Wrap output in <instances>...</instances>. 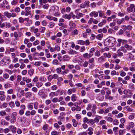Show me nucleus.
<instances>
[{"label": "nucleus", "mask_w": 135, "mask_h": 135, "mask_svg": "<svg viewBox=\"0 0 135 135\" xmlns=\"http://www.w3.org/2000/svg\"><path fill=\"white\" fill-rule=\"evenodd\" d=\"M94 61V59L93 58H92L89 60L88 62L89 63L93 64Z\"/></svg>", "instance_id": "49"}, {"label": "nucleus", "mask_w": 135, "mask_h": 135, "mask_svg": "<svg viewBox=\"0 0 135 135\" xmlns=\"http://www.w3.org/2000/svg\"><path fill=\"white\" fill-rule=\"evenodd\" d=\"M77 99L76 95L75 94H73L71 96V100L74 102L76 101Z\"/></svg>", "instance_id": "14"}, {"label": "nucleus", "mask_w": 135, "mask_h": 135, "mask_svg": "<svg viewBox=\"0 0 135 135\" xmlns=\"http://www.w3.org/2000/svg\"><path fill=\"white\" fill-rule=\"evenodd\" d=\"M9 105L12 108L14 107L15 105L14 102H11L9 103Z\"/></svg>", "instance_id": "45"}, {"label": "nucleus", "mask_w": 135, "mask_h": 135, "mask_svg": "<svg viewBox=\"0 0 135 135\" xmlns=\"http://www.w3.org/2000/svg\"><path fill=\"white\" fill-rule=\"evenodd\" d=\"M107 120L109 122H112L113 121V119L110 117H109L107 118Z\"/></svg>", "instance_id": "59"}, {"label": "nucleus", "mask_w": 135, "mask_h": 135, "mask_svg": "<svg viewBox=\"0 0 135 135\" xmlns=\"http://www.w3.org/2000/svg\"><path fill=\"white\" fill-rule=\"evenodd\" d=\"M118 80L119 81H122V83L124 84H127V82L125 80H123L120 77H119L118 78Z\"/></svg>", "instance_id": "27"}, {"label": "nucleus", "mask_w": 135, "mask_h": 135, "mask_svg": "<svg viewBox=\"0 0 135 135\" xmlns=\"http://www.w3.org/2000/svg\"><path fill=\"white\" fill-rule=\"evenodd\" d=\"M69 71V70H66L64 71H63L62 72L61 74L62 75L64 74H65L68 73Z\"/></svg>", "instance_id": "58"}, {"label": "nucleus", "mask_w": 135, "mask_h": 135, "mask_svg": "<svg viewBox=\"0 0 135 135\" xmlns=\"http://www.w3.org/2000/svg\"><path fill=\"white\" fill-rule=\"evenodd\" d=\"M55 23L52 22H50V23L49 27L50 28H51L54 25Z\"/></svg>", "instance_id": "55"}, {"label": "nucleus", "mask_w": 135, "mask_h": 135, "mask_svg": "<svg viewBox=\"0 0 135 135\" xmlns=\"http://www.w3.org/2000/svg\"><path fill=\"white\" fill-rule=\"evenodd\" d=\"M114 22H116L118 25H120L125 21V20L124 18H122L120 20H118V18H115L113 20Z\"/></svg>", "instance_id": "4"}, {"label": "nucleus", "mask_w": 135, "mask_h": 135, "mask_svg": "<svg viewBox=\"0 0 135 135\" xmlns=\"http://www.w3.org/2000/svg\"><path fill=\"white\" fill-rule=\"evenodd\" d=\"M20 11V8L18 7H17L15 10V11L16 13L19 12Z\"/></svg>", "instance_id": "64"}, {"label": "nucleus", "mask_w": 135, "mask_h": 135, "mask_svg": "<svg viewBox=\"0 0 135 135\" xmlns=\"http://www.w3.org/2000/svg\"><path fill=\"white\" fill-rule=\"evenodd\" d=\"M124 108L126 109L127 111L129 112H132L133 111V109H131L129 106H127L124 107Z\"/></svg>", "instance_id": "34"}, {"label": "nucleus", "mask_w": 135, "mask_h": 135, "mask_svg": "<svg viewBox=\"0 0 135 135\" xmlns=\"http://www.w3.org/2000/svg\"><path fill=\"white\" fill-rule=\"evenodd\" d=\"M6 114V113L4 110H3L0 112V115L1 116L5 115Z\"/></svg>", "instance_id": "46"}, {"label": "nucleus", "mask_w": 135, "mask_h": 135, "mask_svg": "<svg viewBox=\"0 0 135 135\" xmlns=\"http://www.w3.org/2000/svg\"><path fill=\"white\" fill-rule=\"evenodd\" d=\"M125 33L127 37H130V32L129 31H126L125 32Z\"/></svg>", "instance_id": "52"}, {"label": "nucleus", "mask_w": 135, "mask_h": 135, "mask_svg": "<svg viewBox=\"0 0 135 135\" xmlns=\"http://www.w3.org/2000/svg\"><path fill=\"white\" fill-rule=\"evenodd\" d=\"M85 50V47L83 46L81 47L80 51L81 52H83Z\"/></svg>", "instance_id": "50"}, {"label": "nucleus", "mask_w": 135, "mask_h": 135, "mask_svg": "<svg viewBox=\"0 0 135 135\" xmlns=\"http://www.w3.org/2000/svg\"><path fill=\"white\" fill-rule=\"evenodd\" d=\"M33 103H30L27 105V107L28 109L32 110L33 109Z\"/></svg>", "instance_id": "20"}, {"label": "nucleus", "mask_w": 135, "mask_h": 135, "mask_svg": "<svg viewBox=\"0 0 135 135\" xmlns=\"http://www.w3.org/2000/svg\"><path fill=\"white\" fill-rule=\"evenodd\" d=\"M88 134L89 135H92L93 134V129L91 127H89L88 129Z\"/></svg>", "instance_id": "19"}, {"label": "nucleus", "mask_w": 135, "mask_h": 135, "mask_svg": "<svg viewBox=\"0 0 135 135\" xmlns=\"http://www.w3.org/2000/svg\"><path fill=\"white\" fill-rule=\"evenodd\" d=\"M95 55L99 57L100 55V53L99 51H97L94 54Z\"/></svg>", "instance_id": "53"}, {"label": "nucleus", "mask_w": 135, "mask_h": 135, "mask_svg": "<svg viewBox=\"0 0 135 135\" xmlns=\"http://www.w3.org/2000/svg\"><path fill=\"white\" fill-rule=\"evenodd\" d=\"M97 107L96 105L95 104H93V107L91 109V111L94 114L96 113V111L95 110L97 109Z\"/></svg>", "instance_id": "13"}, {"label": "nucleus", "mask_w": 135, "mask_h": 135, "mask_svg": "<svg viewBox=\"0 0 135 135\" xmlns=\"http://www.w3.org/2000/svg\"><path fill=\"white\" fill-rule=\"evenodd\" d=\"M115 41L114 38L109 37L105 40L104 43L106 45H108L109 47H111L114 46Z\"/></svg>", "instance_id": "1"}, {"label": "nucleus", "mask_w": 135, "mask_h": 135, "mask_svg": "<svg viewBox=\"0 0 135 135\" xmlns=\"http://www.w3.org/2000/svg\"><path fill=\"white\" fill-rule=\"evenodd\" d=\"M17 114V113L15 112H13L11 114L10 120V122L11 124H13L16 122Z\"/></svg>", "instance_id": "3"}, {"label": "nucleus", "mask_w": 135, "mask_h": 135, "mask_svg": "<svg viewBox=\"0 0 135 135\" xmlns=\"http://www.w3.org/2000/svg\"><path fill=\"white\" fill-rule=\"evenodd\" d=\"M103 36V34L101 33L97 35L96 36V37L97 39L100 40H101Z\"/></svg>", "instance_id": "17"}, {"label": "nucleus", "mask_w": 135, "mask_h": 135, "mask_svg": "<svg viewBox=\"0 0 135 135\" xmlns=\"http://www.w3.org/2000/svg\"><path fill=\"white\" fill-rule=\"evenodd\" d=\"M18 2V0H13L11 2V4L15 6L17 4Z\"/></svg>", "instance_id": "33"}, {"label": "nucleus", "mask_w": 135, "mask_h": 135, "mask_svg": "<svg viewBox=\"0 0 135 135\" xmlns=\"http://www.w3.org/2000/svg\"><path fill=\"white\" fill-rule=\"evenodd\" d=\"M32 95V93L30 92H28L26 93L25 96L27 98H29L31 97Z\"/></svg>", "instance_id": "35"}, {"label": "nucleus", "mask_w": 135, "mask_h": 135, "mask_svg": "<svg viewBox=\"0 0 135 135\" xmlns=\"http://www.w3.org/2000/svg\"><path fill=\"white\" fill-rule=\"evenodd\" d=\"M69 25L71 28H74L76 27L75 24L72 21L70 22Z\"/></svg>", "instance_id": "16"}, {"label": "nucleus", "mask_w": 135, "mask_h": 135, "mask_svg": "<svg viewBox=\"0 0 135 135\" xmlns=\"http://www.w3.org/2000/svg\"><path fill=\"white\" fill-rule=\"evenodd\" d=\"M34 108L35 109H38V103L37 102H35L33 104Z\"/></svg>", "instance_id": "37"}, {"label": "nucleus", "mask_w": 135, "mask_h": 135, "mask_svg": "<svg viewBox=\"0 0 135 135\" xmlns=\"http://www.w3.org/2000/svg\"><path fill=\"white\" fill-rule=\"evenodd\" d=\"M58 7L56 6V7L54 8L53 13L54 16H57L59 15V14L58 13Z\"/></svg>", "instance_id": "5"}, {"label": "nucleus", "mask_w": 135, "mask_h": 135, "mask_svg": "<svg viewBox=\"0 0 135 135\" xmlns=\"http://www.w3.org/2000/svg\"><path fill=\"white\" fill-rule=\"evenodd\" d=\"M134 124L133 122H131L129 124V127L131 128H132L134 127Z\"/></svg>", "instance_id": "62"}, {"label": "nucleus", "mask_w": 135, "mask_h": 135, "mask_svg": "<svg viewBox=\"0 0 135 135\" xmlns=\"http://www.w3.org/2000/svg\"><path fill=\"white\" fill-rule=\"evenodd\" d=\"M9 129L6 128L4 129V132L5 133H7L9 132Z\"/></svg>", "instance_id": "63"}, {"label": "nucleus", "mask_w": 135, "mask_h": 135, "mask_svg": "<svg viewBox=\"0 0 135 135\" xmlns=\"http://www.w3.org/2000/svg\"><path fill=\"white\" fill-rule=\"evenodd\" d=\"M69 53L70 54L74 55L77 54L78 53V52L75 50H73V49H70L69 51Z\"/></svg>", "instance_id": "15"}, {"label": "nucleus", "mask_w": 135, "mask_h": 135, "mask_svg": "<svg viewBox=\"0 0 135 135\" xmlns=\"http://www.w3.org/2000/svg\"><path fill=\"white\" fill-rule=\"evenodd\" d=\"M9 128L12 133H15L16 132V128L14 126L11 125L9 126Z\"/></svg>", "instance_id": "7"}, {"label": "nucleus", "mask_w": 135, "mask_h": 135, "mask_svg": "<svg viewBox=\"0 0 135 135\" xmlns=\"http://www.w3.org/2000/svg\"><path fill=\"white\" fill-rule=\"evenodd\" d=\"M135 6L134 4H131L130 6L127 8V11L128 12H132L133 9L134 8Z\"/></svg>", "instance_id": "8"}, {"label": "nucleus", "mask_w": 135, "mask_h": 135, "mask_svg": "<svg viewBox=\"0 0 135 135\" xmlns=\"http://www.w3.org/2000/svg\"><path fill=\"white\" fill-rule=\"evenodd\" d=\"M59 90H58L57 91L55 92H51L50 93L49 96L52 97L54 96H57L59 94Z\"/></svg>", "instance_id": "9"}, {"label": "nucleus", "mask_w": 135, "mask_h": 135, "mask_svg": "<svg viewBox=\"0 0 135 135\" xmlns=\"http://www.w3.org/2000/svg\"><path fill=\"white\" fill-rule=\"evenodd\" d=\"M52 63L54 65H58V61L57 59L54 60L53 61Z\"/></svg>", "instance_id": "56"}, {"label": "nucleus", "mask_w": 135, "mask_h": 135, "mask_svg": "<svg viewBox=\"0 0 135 135\" xmlns=\"http://www.w3.org/2000/svg\"><path fill=\"white\" fill-rule=\"evenodd\" d=\"M72 122L73 123V126L75 127H76L78 124V122L75 119H73L72 120Z\"/></svg>", "instance_id": "24"}, {"label": "nucleus", "mask_w": 135, "mask_h": 135, "mask_svg": "<svg viewBox=\"0 0 135 135\" xmlns=\"http://www.w3.org/2000/svg\"><path fill=\"white\" fill-rule=\"evenodd\" d=\"M124 47L128 50H132L133 47L132 46L129 45L127 44H126L124 45Z\"/></svg>", "instance_id": "12"}, {"label": "nucleus", "mask_w": 135, "mask_h": 135, "mask_svg": "<svg viewBox=\"0 0 135 135\" xmlns=\"http://www.w3.org/2000/svg\"><path fill=\"white\" fill-rule=\"evenodd\" d=\"M49 125L47 124H45L43 126L42 129L44 131H46L47 130L48 128Z\"/></svg>", "instance_id": "26"}, {"label": "nucleus", "mask_w": 135, "mask_h": 135, "mask_svg": "<svg viewBox=\"0 0 135 135\" xmlns=\"http://www.w3.org/2000/svg\"><path fill=\"white\" fill-rule=\"evenodd\" d=\"M126 130L125 129L123 130L120 129L119 130V135H122L123 133H125Z\"/></svg>", "instance_id": "30"}, {"label": "nucleus", "mask_w": 135, "mask_h": 135, "mask_svg": "<svg viewBox=\"0 0 135 135\" xmlns=\"http://www.w3.org/2000/svg\"><path fill=\"white\" fill-rule=\"evenodd\" d=\"M78 44L81 45H83L85 44V41L82 40H79L77 41Z\"/></svg>", "instance_id": "31"}, {"label": "nucleus", "mask_w": 135, "mask_h": 135, "mask_svg": "<svg viewBox=\"0 0 135 135\" xmlns=\"http://www.w3.org/2000/svg\"><path fill=\"white\" fill-rule=\"evenodd\" d=\"M113 124L115 125H117L119 124L118 121V120L115 119L113 121Z\"/></svg>", "instance_id": "39"}, {"label": "nucleus", "mask_w": 135, "mask_h": 135, "mask_svg": "<svg viewBox=\"0 0 135 135\" xmlns=\"http://www.w3.org/2000/svg\"><path fill=\"white\" fill-rule=\"evenodd\" d=\"M6 98L4 92L3 91H0V99L1 101H4Z\"/></svg>", "instance_id": "6"}, {"label": "nucleus", "mask_w": 135, "mask_h": 135, "mask_svg": "<svg viewBox=\"0 0 135 135\" xmlns=\"http://www.w3.org/2000/svg\"><path fill=\"white\" fill-rule=\"evenodd\" d=\"M63 17L65 18H67L69 20L71 17V16L70 15H68L67 14H65L63 16Z\"/></svg>", "instance_id": "22"}, {"label": "nucleus", "mask_w": 135, "mask_h": 135, "mask_svg": "<svg viewBox=\"0 0 135 135\" xmlns=\"http://www.w3.org/2000/svg\"><path fill=\"white\" fill-rule=\"evenodd\" d=\"M84 15L83 14L79 13L78 15H76V18L78 19H79L81 17H83Z\"/></svg>", "instance_id": "47"}, {"label": "nucleus", "mask_w": 135, "mask_h": 135, "mask_svg": "<svg viewBox=\"0 0 135 135\" xmlns=\"http://www.w3.org/2000/svg\"><path fill=\"white\" fill-rule=\"evenodd\" d=\"M108 106V104L106 102H104L100 104V106L102 107H103L104 106L107 107Z\"/></svg>", "instance_id": "44"}, {"label": "nucleus", "mask_w": 135, "mask_h": 135, "mask_svg": "<svg viewBox=\"0 0 135 135\" xmlns=\"http://www.w3.org/2000/svg\"><path fill=\"white\" fill-rule=\"evenodd\" d=\"M102 117L98 115H96L95 116V118L94 119V122L98 123L99 122V119H100Z\"/></svg>", "instance_id": "11"}, {"label": "nucleus", "mask_w": 135, "mask_h": 135, "mask_svg": "<svg viewBox=\"0 0 135 135\" xmlns=\"http://www.w3.org/2000/svg\"><path fill=\"white\" fill-rule=\"evenodd\" d=\"M105 98L106 99H108L109 100H112L113 99L114 97L113 96H107L106 95L105 96Z\"/></svg>", "instance_id": "41"}, {"label": "nucleus", "mask_w": 135, "mask_h": 135, "mask_svg": "<svg viewBox=\"0 0 135 135\" xmlns=\"http://www.w3.org/2000/svg\"><path fill=\"white\" fill-rule=\"evenodd\" d=\"M103 55L105 57L110 58L111 57V54L110 53H105L103 54Z\"/></svg>", "instance_id": "25"}, {"label": "nucleus", "mask_w": 135, "mask_h": 135, "mask_svg": "<svg viewBox=\"0 0 135 135\" xmlns=\"http://www.w3.org/2000/svg\"><path fill=\"white\" fill-rule=\"evenodd\" d=\"M30 112V114L32 115H35L36 113V111L34 110H32Z\"/></svg>", "instance_id": "61"}, {"label": "nucleus", "mask_w": 135, "mask_h": 135, "mask_svg": "<svg viewBox=\"0 0 135 135\" xmlns=\"http://www.w3.org/2000/svg\"><path fill=\"white\" fill-rule=\"evenodd\" d=\"M92 107V105L91 104H88L86 108V109L87 110H90Z\"/></svg>", "instance_id": "42"}, {"label": "nucleus", "mask_w": 135, "mask_h": 135, "mask_svg": "<svg viewBox=\"0 0 135 135\" xmlns=\"http://www.w3.org/2000/svg\"><path fill=\"white\" fill-rule=\"evenodd\" d=\"M59 132L55 131L51 132V135H58Z\"/></svg>", "instance_id": "32"}, {"label": "nucleus", "mask_w": 135, "mask_h": 135, "mask_svg": "<svg viewBox=\"0 0 135 135\" xmlns=\"http://www.w3.org/2000/svg\"><path fill=\"white\" fill-rule=\"evenodd\" d=\"M98 61L100 62H102L105 61V59L103 56H102L98 58Z\"/></svg>", "instance_id": "28"}, {"label": "nucleus", "mask_w": 135, "mask_h": 135, "mask_svg": "<svg viewBox=\"0 0 135 135\" xmlns=\"http://www.w3.org/2000/svg\"><path fill=\"white\" fill-rule=\"evenodd\" d=\"M120 50L121 51H122L124 53H126L127 52V50L126 49H125L124 48V47L123 46H121L120 47Z\"/></svg>", "instance_id": "40"}, {"label": "nucleus", "mask_w": 135, "mask_h": 135, "mask_svg": "<svg viewBox=\"0 0 135 135\" xmlns=\"http://www.w3.org/2000/svg\"><path fill=\"white\" fill-rule=\"evenodd\" d=\"M41 119V117L39 115H36L35 117V120H38V119Z\"/></svg>", "instance_id": "51"}, {"label": "nucleus", "mask_w": 135, "mask_h": 135, "mask_svg": "<svg viewBox=\"0 0 135 135\" xmlns=\"http://www.w3.org/2000/svg\"><path fill=\"white\" fill-rule=\"evenodd\" d=\"M71 33L73 35H77L78 34V30L76 29L74 30V31L71 32Z\"/></svg>", "instance_id": "36"}, {"label": "nucleus", "mask_w": 135, "mask_h": 135, "mask_svg": "<svg viewBox=\"0 0 135 135\" xmlns=\"http://www.w3.org/2000/svg\"><path fill=\"white\" fill-rule=\"evenodd\" d=\"M41 62H36L35 63L34 65L37 66H39L41 64Z\"/></svg>", "instance_id": "57"}, {"label": "nucleus", "mask_w": 135, "mask_h": 135, "mask_svg": "<svg viewBox=\"0 0 135 135\" xmlns=\"http://www.w3.org/2000/svg\"><path fill=\"white\" fill-rule=\"evenodd\" d=\"M11 61V60L9 57L5 56L1 61V63L3 65L8 64Z\"/></svg>", "instance_id": "2"}, {"label": "nucleus", "mask_w": 135, "mask_h": 135, "mask_svg": "<svg viewBox=\"0 0 135 135\" xmlns=\"http://www.w3.org/2000/svg\"><path fill=\"white\" fill-rule=\"evenodd\" d=\"M121 28L123 30V31H125L126 30L127 28V26L125 25H122L121 26Z\"/></svg>", "instance_id": "54"}, {"label": "nucleus", "mask_w": 135, "mask_h": 135, "mask_svg": "<svg viewBox=\"0 0 135 135\" xmlns=\"http://www.w3.org/2000/svg\"><path fill=\"white\" fill-rule=\"evenodd\" d=\"M39 2L40 4H42V3L44 4L46 3L47 2V0H39Z\"/></svg>", "instance_id": "48"}, {"label": "nucleus", "mask_w": 135, "mask_h": 135, "mask_svg": "<svg viewBox=\"0 0 135 135\" xmlns=\"http://www.w3.org/2000/svg\"><path fill=\"white\" fill-rule=\"evenodd\" d=\"M1 124L2 125L7 126L8 125V123L6 122L5 120L2 119L1 121Z\"/></svg>", "instance_id": "23"}, {"label": "nucleus", "mask_w": 135, "mask_h": 135, "mask_svg": "<svg viewBox=\"0 0 135 135\" xmlns=\"http://www.w3.org/2000/svg\"><path fill=\"white\" fill-rule=\"evenodd\" d=\"M55 50H56L58 51H60V47L57 45L55 46Z\"/></svg>", "instance_id": "60"}, {"label": "nucleus", "mask_w": 135, "mask_h": 135, "mask_svg": "<svg viewBox=\"0 0 135 135\" xmlns=\"http://www.w3.org/2000/svg\"><path fill=\"white\" fill-rule=\"evenodd\" d=\"M98 14L97 12H95V11H93L91 12L90 13L89 15L91 17L94 16V17H96L98 16Z\"/></svg>", "instance_id": "10"}, {"label": "nucleus", "mask_w": 135, "mask_h": 135, "mask_svg": "<svg viewBox=\"0 0 135 135\" xmlns=\"http://www.w3.org/2000/svg\"><path fill=\"white\" fill-rule=\"evenodd\" d=\"M70 59V57L68 55H64L63 57V60L64 61H68Z\"/></svg>", "instance_id": "21"}, {"label": "nucleus", "mask_w": 135, "mask_h": 135, "mask_svg": "<svg viewBox=\"0 0 135 135\" xmlns=\"http://www.w3.org/2000/svg\"><path fill=\"white\" fill-rule=\"evenodd\" d=\"M34 73L33 70L32 69H31L29 70L28 71V74L31 76Z\"/></svg>", "instance_id": "38"}, {"label": "nucleus", "mask_w": 135, "mask_h": 135, "mask_svg": "<svg viewBox=\"0 0 135 135\" xmlns=\"http://www.w3.org/2000/svg\"><path fill=\"white\" fill-rule=\"evenodd\" d=\"M4 14L8 18H9L11 17V13L7 11L5 12L4 13Z\"/></svg>", "instance_id": "18"}, {"label": "nucleus", "mask_w": 135, "mask_h": 135, "mask_svg": "<svg viewBox=\"0 0 135 135\" xmlns=\"http://www.w3.org/2000/svg\"><path fill=\"white\" fill-rule=\"evenodd\" d=\"M87 123L88 124H90L91 125H93L94 124V120L93 119H89Z\"/></svg>", "instance_id": "29"}, {"label": "nucleus", "mask_w": 135, "mask_h": 135, "mask_svg": "<svg viewBox=\"0 0 135 135\" xmlns=\"http://www.w3.org/2000/svg\"><path fill=\"white\" fill-rule=\"evenodd\" d=\"M39 30L41 33H43L45 30V28L44 27H41L40 28Z\"/></svg>", "instance_id": "43"}]
</instances>
